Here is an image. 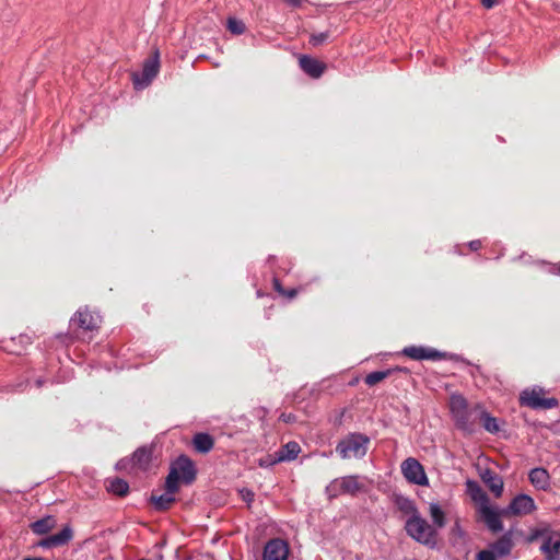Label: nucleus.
I'll use <instances>...</instances> for the list:
<instances>
[{
    "mask_svg": "<svg viewBox=\"0 0 560 560\" xmlns=\"http://www.w3.org/2000/svg\"><path fill=\"white\" fill-rule=\"evenodd\" d=\"M259 465L260 466L272 465V462L267 463L266 460L260 459Z\"/></svg>",
    "mask_w": 560,
    "mask_h": 560,
    "instance_id": "nucleus-42",
    "label": "nucleus"
},
{
    "mask_svg": "<svg viewBox=\"0 0 560 560\" xmlns=\"http://www.w3.org/2000/svg\"><path fill=\"white\" fill-rule=\"evenodd\" d=\"M481 421L483 424V428L490 432V433H497L500 430V427L498 424V420L490 416L488 412L481 413Z\"/></svg>",
    "mask_w": 560,
    "mask_h": 560,
    "instance_id": "nucleus-29",
    "label": "nucleus"
},
{
    "mask_svg": "<svg viewBox=\"0 0 560 560\" xmlns=\"http://www.w3.org/2000/svg\"><path fill=\"white\" fill-rule=\"evenodd\" d=\"M536 510V504L532 497L527 494L516 495L511 503L502 509L503 516H524Z\"/></svg>",
    "mask_w": 560,
    "mask_h": 560,
    "instance_id": "nucleus-6",
    "label": "nucleus"
},
{
    "mask_svg": "<svg viewBox=\"0 0 560 560\" xmlns=\"http://www.w3.org/2000/svg\"><path fill=\"white\" fill-rule=\"evenodd\" d=\"M275 288H276V290H277L279 293H281V294H287V292L281 288L280 283H279L277 280H275ZM294 295H295V291H294V290H292V291L288 292V296H289V298H293Z\"/></svg>",
    "mask_w": 560,
    "mask_h": 560,
    "instance_id": "nucleus-36",
    "label": "nucleus"
},
{
    "mask_svg": "<svg viewBox=\"0 0 560 560\" xmlns=\"http://www.w3.org/2000/svg\"><path fill=\"white\" fill-rule=\"evenodd\" d=\"M477 560H495V555L490 550H482L478 552Z\"/></svg>",
    "mask_w": 560,
    "mask_h": 560,
    "instance_id": "nucleus-34",
    "label": "nucleus"
},
{
    "mask_svg": "<svg viewBox=\"0 0 560 560\" xmlns=\"http://www.w3.org/2000/svg\"><path fill=\"white\" fill-rule=\"evenodd\" d=\"M370 439L361 433H350L336 446V452L343 459L362 458L368 452Z\"/></svg>",
    "mask_w": 560,
    "mask_h": 560,
    "instance_id": "nucleus-2",
    "label": "nucleus"
},
{
    "mask_svg": "<svg viewBox=\"0 0 560 560\" xmlns=\"http://www.w3.org/2000/svg\"><path fill=\"white\" fill-rule=\"evenodd\" d=\"M482 480L487 485V487L493 492V494L499 498L503 492V480L500 476L494 474L491 470H486L482 474Z\"/></svg>",
    "mask_w": 560,
    "mask_h": 560,
    "instance_id": "nucleus-19",
    "label": "nucleus"
},
{
    "mask_svg": "<svg viewBox=\"0 0 560 560\" xmlns=\"http://www.w3.org/2000/svg\"><path fill=\"white\" fill-rule=\"evenodd\" d=\"M288 556L289 547L282 539H271L265 546L264 560H287Z\"/></svg>",
    "mask_w": 560,
    "mask_h": 560,
    "instance_id": "nucleus-9",
    "label": "nucleus"
},
{
    "mask_svg": "<svg viewBox=\"0 0 560 560\" xmlns=\"http://www.w3.org/2000/svg\"><path fill=\"white\" fill-rule=\"evenodd\" d=\"M179 480L180 479L178 478V476H176V471L171 470L165 481L166 491L175 494V492L178 490Z\"/></svg>",
    "mask_w": 560,
    "mask_h": 560,
    "instance_id": "nucleus-32",
    "label": "nucleus"
},
{
    "mask_svg": "<svg viewBox=\"0 0 560 560\" xmlns=\"http://www.w3.org/2000/svg\"><path fill=\"white\" fill-rule=\"evenodd\" d=\"M401 474L410 483L418 486H428L429 483L423 466L413 457L401 463Z\"/></svg>",
    "mask_w": 560,
    "mask_h": 560,
    "instance_id": "nucleus-5",
    "label": "nucleus"
},
{
    "mask_svg": "<svg viewBox=\"0 0 560 560\" xmlns=\"http://www.w3.org/2000/svg\"><path fill=\"white\" fill-rule=\"evenodd\" d=\"M125 463H126V460H125V459H122V460H120L117 465H118L119 467H122V466H125Z\"/></svg>",
    "mask_w": 560,
    "mask_h": 560,
    "instance_id": "nucleus-43",
    "label": "nucleus"
},
{
    "mask_svg": "<svg viewBox=\"0 0 560 560\" xmlns=\"http://www.w3.org/2000/svg\"><path fill=\"white\" fill-rule=\"evenodd\" d=\"M24 560H42L39 558H27V559H24Z\"/></svg>",
    "mask_w": 560,
    "mask_h": 560,
    "instance_id": "nucleus-44",
    "label": "nucleus"
},
{
    "mask_svg": "<svg viewBox=\"0 0 560 560\" xmlns=\"http://www.w3.org/2000/svg\"><path fill=\"white\" fill-rule=\"evenodd\" d=\"M501 2V0H481V4L486 8V9H491L493 8L494 5L499 4Z\"/></svg>",
    "mask_w": 560,
    "mask_h": 560,
    "instance_id": "nucleus-37",
    "label": "nucleus"
},
{
    "mask_svg": "<svg viewBox=\"0 0 560 560\" xmlns=\"http://www.w3.org/2000/svg\"><path fill=\"white\" fill-rule=\"evenodd\" d=\"M360 489V485L355 477L348 476L341 479L334 480L328 487L327 491L336 493L341 491L343 493L353 494Z\"/></svg>",
    "mask_w": 560,
    "mask_h": 560,
    "instance_id": "nucleus-13",
    "label": "nucleus"
},
{
    "mask_svg": "<svg viewBox=\"0 0 560 560\" xmlns=\"http://www.w3.org/2000/svg\"><path fill=\"white\" fill-rule=\"evenodd\" d=\"M301 69L312 78H319L326 68L325 63L310 56H301L299 59Z\"/></svg>",
    "mask_w": 560,
    "mask_h": 560,
    "instance_id": "nucleus-14",
    "label": "nucleus"
},
{
    "mask_svg": "<svg viewBox=\"0 0 560 560\" xmlns=\"http://www.w3.org/2000/svg\"><path fill=\"white\" fill-rule=\"evenodd\" d=\"M530 483L538 490H547L550 487V476L545 468H534L529 471Z\"/></svg>",
    "mask_w": 560,
    "mask_h": 560,
    "instance_id": "nucleus-17",
    "label": "nucleus"
},
{
    "mask_svg": "<svg viewBox=\"0 0 560 560\" xmlns=\"http://www.w3.org/2000/svg\"><path fill=\"white\" fill-rule=\"evenodd\" d=\"M72 323L85 330L97 329L101 324V317L98 315L91 314L88 308L79 310L74 317L71 319Z\"/></svg>",
    "mask_w": 560,
    "mask_h": 560,
    "instance_id": "nucleus-12",
    "label": "nucleus"
},
{
    "mask_svg": "<svg viewBox=\"0 0 560 560\" xmlns=\"http://www.w3.org/2000/svg\"><path fill=\"white\" fill-rule=\"evenodd\" d=\"M450 410L457 424L464 431H470L467 401L460 395H453L450 399Z\"/></svg>",
    "mask_w": 560,
    "mask_h": 560,
    "instance_id": "nucleus-7",
    "label": "nucleus"
},
{
    "mask_svg": "<svg viewBox=\"0 0 560 560\" xmlns=\"http://www.w3.org/2000/svg\"><path fill=\"white\" fill-rule=\"evenodd\" d=\"M404 355L412 359V360H440L443 354L433 349V348H427L421 346H410L402 349L401 352Z\"/></svg>",
    "mask_w": 560,
    "mask_h": 560,
    "instance_id": "nucleus-10",
    "label": "nucleus"
},
{
    "mask_svg": "<svg viewBox=\"0 0 560 560\" xmlns=\"http://www.w3.org/2000/svg\"><path fill=\"white\" fill-rule=\"evenodd\" d=\"M131 462L138 469L145 470L151 462V452L144 447L138 448L133 453Z\"/></svg>",
    "mask_w": 560,
    "mask_h": 560,
    "instance_id": "nucleus-20",
    "label": "nucleus"
},
{
    "mask_svg": "<svg viewBox=\"0 0 560 560\" xmlns=\"http://www.w3.org/2000/svg\"><path fill=\"white\" fill-rule=\"evenodd\" d=\"M280 420H282L283 422H292L294 420V416L293 415H285V413H282L280 416Z\"/></svg>",
    "mask_w": 560,
    "mask_h": 560,
    "instance_id": "nucleus-41",
    "label": "nucleus"
},
{
    "mask_svg": "<svg viewBox=\"0 0 560 560\" xmlns=\"http://www.w3.org/2000/svg\"><path fill=\"white\" fill-rule=\"evenodd\" d=\"M469 247H470L471 250H477V249H479L481 247V242L478 241V240L471 241L469 243Z\"/></svg>",
    "mask_w": 560,
    "mask_h": 560,
    "instance_id": "nucleus-40",
    "label": "nucleus"
},
{
    "mask_svg": "<svg viewBox=\"0 0 560 560\" xmlns=\"http://www.w3.org/2000/svg\"><path fill=\"white\" fill-rule=\"evenodd\" d=\"M430 516L436 528H442L445 525V514L438 503H430Z\"/></svg>",
    "mask_w": 560,
    "mask_h": 560,
    "instance_id": "nucleus-26",
    "label": "nucleus"
},
{
    "mask_svg": "<svg viewBox=\"0 0 560 560\" xmlns=\"http://www.w3.org/2000/svg\"><path fill=\"white\" fill-rule=\"evenodd\" d=\"M397 504H398V508H399L402 512H405L406 514H410V516H411V515H413V514H419V513L417 512V509H416V506H415L413 502H412L411 500H409V499H406V498H399V499L397 500Z\"/></svg>",
    "mask_w": 560,
    "mask_h": 560,
    "instance_id": "nucleus-31",
    "label": "nucleus"
},
{
    "mask_svg": "<svg viewBox=\"0 0 560 560\" xmlns=\"http://www.w3.org/2000/svg\"><path fill=\"white\" fill-rule=\"evenodd\" d=\"M226 27L234 35H241L246 30L245 23L236 18H229Z\"/></svg>",
    "mask_w": 560,
    "mask_h": 560,
    "instance_id": "nucleus-30",
    "label": "nucleus"
},
{
    "mask_svg": "<svg viewBox=\"0 0 560 560\" xmlns=\"http://www.w3.org/2000/svg\"><path fill=\"white\" fill-rule=\"evenodd\" d=\"M453 533L458 537H464V530L462 529L458 523H456L455 526L453 527Z\"/></svg>",
    "mask_w": 560,
    "mask_h": 560,
    "instance_id": "nucleus-39",
    "label": "nucleus"
},
{
    "mask_svg": "<svg viewBox=\"0 0 560 560\" xmlns=\"http://www.w3.org/2000/svg\"><path fill=\"white\" fill-rule=\"evenodd\" d=\"M151 501L156 510L164 511L173 504L175 498L173 493L166 491L160 495H152Z\"/></svg>",
    "mask_w": 560,
    "mask_h": 560,
    "instance_id": "nucleus-24",
    "label": "nucleus"
},
{
    "mask_svg": "<svg viewBox=\"0 0 560 560\" xmlns=\"http://www.w3.org/2000/svg\"><path fill=\"white\" fill-rule=\"evenodd\" d=\"M72 538V529L69 526L62 528L59 533L50 535L39 542L44 548H54L66 545Z\"/></svg>",
    "mask_w": 560,
    "mask_h": 560,
    "instance_id": "nucleus-16",
    "label": "nucleus"
},
{
    "mask_svg": "<svg viewBox=\"0 0 560 560\" xmlns=\"http://www.w3.org/2000/svg\"><path fill=\"white\" fill-rule=\"evenodd\" d=\"M466 485L468 492L474 501L479 502L480 505L488 503L487 494L476 481L468 480Z\"/></svg>",
    "mask_w": 560,
    "mask_h": 560,
    "instance_id": "nucleus-25",
    "label": "nucleus"
},
{
    "mask_svg": "<svg viewBox=\"0 0 560 560\" xmlns=\"http://www.w3.org/2000/svg\"><path fill=\"white\" fill-rule=\"evenodd\" d=\"M56 526V520L52 516H46L44 518H40L36 522H34L31 525V528L33 533L37 535H44L47 534L49 530H51Z\"/></svg>",
    "mask_w": 560,
    "mask_h": 560,
    "instance_id": "nucleus-21",
    "label": "nucleus"
},
{
    "mask_svg": "<svg viewBox=\"0 0 560 560\" xmlns=\"http://www.w3.org/2000/svg\"><path fill=\"white\" fill-rule=\"evenodd\" d=\"M171 470L176 471V476H178V478L185 483H190L196 477L194 464L186 456L178 457L173 464Z\"/></svg>",
    "mask_w": 560,
    "mask_h": 560,
    "instance_id": "nucleus-11",
    "label": "nucleus"
},
{
    "mask_svg": "<svg viewBox=\"0 0 560 560\" xmlns=\"http://www.w3.org/2000/svg\"><path fill=\"white\" fill-rule=\"evenodd\" d=\"M541 551L547 560H557L560 555V534L552 533L544 538Z\"/></svg>",
    "mask_w": 560,
    "mask_h": 560,
    "instance_id": "nucleus-15",
    "label": "nucleus"
},
{
    "mask_svg": "<svg viewBox=\"0 0 560 560\" xmlns=\"http://www.w3.org/2000/svg\"><path fill=\"white\" fill-rule=\"evenodd\" d=\"M479 512L490 530L498 533L503 529V524L501 522V518L504 517L502 509L492 508L487 503L480 505Z\"/></svg>",
    "mask_w": 560,
    "mask_h": 560,
    "instance_id": "nucleus-8",
    "label": "nucleus"
},
{
    "mask_svg": "<svg viewBox=\"0 0 560 560\" xmlns=\"http://www.w3.org/2000/svg\"><path fill=\"white\" fill-rule=\"evenodd\" d=\"M407 534L420 544L433 546L436 541V529L430 525L420 514L411 515L405 525Z\"/></svg>",
    "mask_w": 560,
    "mask_h": 560,
    "instance_id": "nucleus-1",
    "label": "nucleus"
},
{
    "mask_svg": "<svg viewBox=\"0 0 560 560\" xmlns=\"http://www.w3.org/2000/svg\"><path fill=\"white\" fill-rule=\"evenodd\" d=\"M241 494H242V498L246 501V502H252L254 500V493L248 490V489H243L241 490Z\"/></svg>",
    "mask_w": 560,
    "mask_h": 560,
    "instance_id": "nucleus-35",
    "label": "nucleus"
},
{
    "mask_svg": "<svg viewBox=\"0 0 560 560\" xmlns=\"http://www.w3.org/2000/svg\"><path fill=\"white\" fill-rule=\"evenodd\" d=\"M283 1L293 8H299L304 2V0H283Z\"/></svg>",
    "mask_w": 560,
    "mask_h": 560,
    "instance_id": "nucleus-38",
    "label": "nucleus"
},
{
    "mask_svg": "<svg viewBox=\"0 0 560 560\" xmlns=\"http://www.w3.org/2000/svg\"><path fill=\"white\" fill-rule=\"evenodd\" d=\"M544 389L540 387L527 388L521 393V404L533 409H551L558 406L556 398H544Z\"/></svg>",
    "mask_w": 560,
    "mask_h": 560,
    "instance_id": "nucleus-3",
    "label": "nucleus"
},
{
    "mask_svg": "<svg viewBox=\"0 0 560 560\" xmlns=\"http://www.w3.org/2000/svg\"><path fill=\"white\" fill-rule=\"evenodd\" d=\"M512 546L511 535L505 534L492 545V552L497 556H506L510 553Z\"/></svg>",
    "mask_w": 560,
    "mask_h": 560,
    "instance_id": "nucleus-23",
    "label": "nucleus"
},
{
    "mask_svg": "<svg viewBox=\"0 0 560 560\" xmlns=\"http://www.w3.org/2000/svg\"><path fill=\"white\" fill-rule=\"evenodd\" d=\"M195 448L200 453H208L213 447V439L207 433H198L192 440Z\"/></svg>",
    "mask_w": 560,
    "mask_h": 560,
    "instance_id": "nucleus-22",
    "label": "nucleus"
},
{
    "mask_svg": "<svg viewBox=\"0 0 560 560\" xmlns=\"http://www.w3.org/2000/svg\"><path fill=\"white\" fill-rule=\"evenodd\" d=\"M390 373H392L390 370L372 372V373L366 375L365 384L369 385V386H374L377 383H380L383 380H385L387 376H389Z\"/></svg>",
    "mask_w": 560,
    "mask_h": 560,
    "instance_id": "nucleus-28",
    "label": "nucleus"
},
{
    "mask_svg": "<svg viewBox=\"0 0 560 560\" xmlns=\"http://www.w3.org/2000/svg\"><path fill=\"white\" fill-rule=\"evenodd\" d=\"M301 452V447L296 442H289L276 453L272 464L295 459Z\"/></svg>",
    "mask_w": 560,
    "mask_h": 560,
    "instance_id": "nucleus-18",
    "label": "nucleus"
},
{
    "mask_svg": "<svg viewBox=\"0 0 560 560\" xmlns=\"http://www.w3.org/2000/svg\"><path fill=\"white\" fill-rule=\"evenodd\" d=\"M159 52L155 51L154 56L144 61L142 71L132 74L133 85L137 90L147 88L159 72Z\"/></svg>",
    "mask_w": 560,
    "mask_h": 560,
    "instance_id": "nucleus-4",
    "label": "nucleus"
},
{
    "mask_svg": "<svg viewBox=\"0 0 560 560\" xmlns=\"http://www.w3.org/2000/svg\"><path fill=\"white\" fill-rule=\"evenodd\" d=\"M107 489L117 495H125L128 492L129 486L125 480L115 478L108 481Z\"/></svg>",
    "mask_w": 560,
    "mask_h": 560,
    "instance_id": "nucleus-27",
    "label": "nucleus"
},
{
    "mask_svg": "<svg viewBox=\"0 0 560 560\" xmlns=\"http://www.w3.org/2000/svg\"><path fill=\"white\" fill-rule=\"evenodd\" d=\"M329 34L327 32L318 33V34H312L310 37V44L312 46H319L325 40H327Z\"/></svg>",
    "mask_w": 560,
    "mask_h": 560,
    "instance_id": "nucleus-33",
    "label": "nucleus"
}]
</instances>
